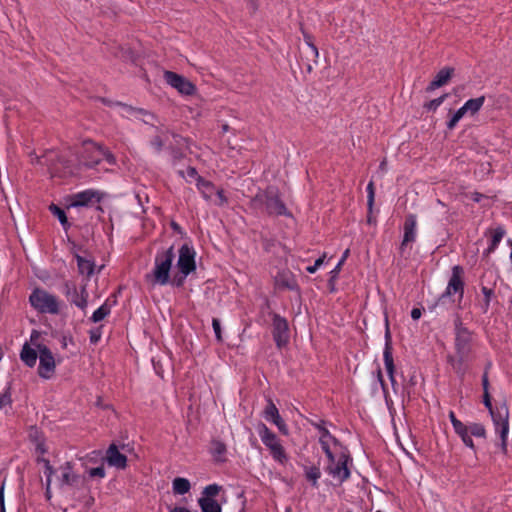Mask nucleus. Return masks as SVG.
Wrapping results in <instances>:
<instances>
[{
    "mask_svg": "<svg viewBox=\"0 0 512 512\" xmlns=\"http://www.w3.org/2000/svg\"><path fill=\"white\" fill-rule=\"evenodd\" d=\"M173 492L175 494L184 495L190 491L191 484L188 479L177 477L173 480L172 483Z\"/></svg>",
    "mask_w": 512,
    "mask_h": 512,
    "instance_id": "7c9ffc66",
    "label": "nucleus"
},
{
    "mask_svg": "<svg viewBox=\"0 0 512 512\" xmlns=\"http://www.w3.org/2000/svg\"><path fill=\"white\" fill-rule=\"evenodd\" d=\"M258 432L263 444L269 448L273 459L282 464L287 462V454L276 434L270 431L265 424L259 426Z\"/></svg>",
    "mask_w": 512,
    "mask_h": 512,
    "instance_id": "423d86ee",
    "label": "nucleus"
},
{
    "mask_svg": "<svg viewBox=\"0 0 512 512\" xmlns=\"http://www.w3.org/2000/svg\"><path fill=\"white\" fill-rule=\"evenodd\" d=\"M485 102V96H480L478 98L468 100L463 108L466 113H470L471 115H475L483 106Z\"/></svg>",
    "mask_w": 512,
    "mask_h": 512,
    "instance_id": "2f4dec72",
    "label": "nucleus"
},
{
    "mask_svg": "<svg viewBox=\"0 0 512 512\" xmlns=\"http://www.w3.org/2000/svg\"><path fill=\"white\" fill-rule=\"evenodd\" d=\"M188 275H184V274H181L180 276L176 275L173 280L171 281V283L177 287H181L183 284H184V281H185V278L187 277Z\"/></svg>",
    "mask_w": 512,
    "mask_h": 512,
    "instance_id": "13d9d810",
    "label": "nucleus"
},
{
    "mask_svg": "<svg viewBox=\"0 0 512 512\" xmlns=\"http://www.w3.org/2000/svg\"><path fill=\"white\" fill-rule=\"evenodd\" d=\"M222 487L217 484H210L203 489L201 498L213 499L214 496L218 495Z\"/></svg>",
    "mask_w": 512,
    "mask_h": 512,
    "instance_id": "4c0bfd02",
    "label": "nucleus"
},
{
    "mask_svg": "<svg viewBox=\"0 0 512 512\" xmlns=\"http://www.w3.org/2000/svg\"><path fill=\"white\" fill-rule=\"evenodd\" d=\"M421 309L419 308H413L411 311V317L413 320H418L421 317Z\"/></svg>",
    "mask_w": 512,
    "mask_h": 512,
    "instance_id": "774afa93",
    "label": "nucleus"
},
{
    "mask_svg": "<svg viewBox=\"0 0 512 512\" xmlns=\"http://www.w3.org/2000/svg\"><path fill=\"white\" fill-rule=\"evenodd\" d=\"M462 441L464 442V444L472 449H474V443H473V440L471 438V435L468 433L466 434V436H463L461 437Z\"/></svg>",
    "mask_w": 512,
    "mask_h": 512,
    "instance_id": "052dcab7",
    "label": "nucleus"
},
{
    "mask_svg": "<svg viewBox=\"0 0 512 512\" xmlns=\"http://www.w3.org/2000/svg\"><path fill=\"white\" fill-rule=\"evenodd\" d=\"M313 425L319 430V432L321 433V436L320 437H323V438H330L333 440V442L335 444H338V440L333 437L330 432L328 431V429L324 426L325 425V421L324 420H321L319 423H313Z\"/></svg>",
    "mask_w": 512,
    "mask_h": 512,
    "instance_id": "37998d69",
    "label": "nucleus"
},
{
    "mask_svg": "<svg viewBox=\"0 0 512 512\" xmlns=\"http://www.w3.org/2000/svg\"><path fill=\"white\" fill-rule=\"evenodd\" d=\"M487 233L491 234V244L485 251V254L489 255L496 249L497 245L502 240L503 236L505 235V230L502 227H497L496 229L488 230Z\"/></svg>",
    "mask_w": 512,
    "mask_h": 512,
    "instance_id": "cd10ccee",
    "label": "nucleus"
},
{
    "mask_svg": "<svg viewBox=\"0 0 512 512\" xmlns=\"http://www.w3.org/2000/svg\"><path fill=\"white\" fill-rule=\"evenodd\" d=\"M169 149L171 151V156L174 161L180 160L183 157V148L180 147H174L172 144H169Z\"/></svg>",
    "mask_w": 512,
    "mask_h": 512,
    "instance_id": "3c124183",
    "label": "nucleus"
},
{
    "mask_svg": "<svg viewBox=\"0 0 512 512\" xmlns=\"http://www.w3.org/2000/svg\"><path fill=\"white\" fill-rule=\"evenodd\" d=\"M249 207L255 211L265 212L269 216H291L280 198L278 189L274 187L260 190L250 199Z\"/></svg>",
    "mask_w": 512,
    "mask_h": 512,
    "instance_id": "f257e3e1",
    "label": "nucleus"
},
{
    "mask_svg": "<svg viewBox=\"0 0 512 512\" xmlns=\"http://www.w3.org/2000/svg\"><path fill=\"white\" fill-rule=\"evenodd\" d=\"M273 339L277 347L281 348L289 341V326L287 320L279 314H273Z\"/></svg>",
    "mask_w": 512,
    "mask_h": 512,
    "instance_id": "f8f14e48",
    "label": "nucleus"
},
{
    "mask_svg": "<svg viewBox=\"0 0 512 512\" xmlns=\"http://www.w3.org/2000/svg\"><path fill=\"white\" fill-rule=\"evenodd\" d=\"M39 337H40V333L37 330H33L32 333H31V336H30V341H31L33 346H35V344H39L37 342Z\"/></svg>",
    "mask_w": 512,
    "mask_h": 512,
    "instance_id": "69168bd1",
    "label": "nucleus"
},
{
    "mask_svg": "<svg viewBox=\"0 0 512 512\" xmlns=\"http://www.w3.org/2000/svg\"><path fill=\"white\" fill-rule=\"evenodd\" d=\"M416 225H417V219L416 215L414 214H408L404 221V235L403 240L400 244V252L404 253L406 246L409 243H412L416 239Z\"/></svg>",
    "mask_w": 512,
    "mask_h": 512,
    "instance_id": "2eb2a0df",
    "label": "nucleus"
},
{
    "mask_svg": "<svg viewBox=\"0 0 512 512\" xmlns=\"http://www.w3.org/2000/svg\"><path fill=\"white\" fill-rule=\"evenodd\" d=\"M105 459L109 466L115 467L117 469H125L127 466L126 455L120 453L118 447L114 443L108 447Z\"/></svg>",
    "mask_w": 512,
    "mask_h": 512,
    "instance_id": "a211bd4d",
    "label": "nucleus"
},
{
    "mask_svg": "<svg viewBox=\"0 0 512 512\" xmlns=\"http://www.w3.org/2000/svg\"><path fill=\"white\" fill-rule=\"evenodd\" d=\"M28 438L35 445V450L41 456L47 452L45 445V436L41 430L36 426H30L28 430Z\"/></svg>",
    "mask_w": 512,
    "mask_h": 512,
    "instance_id": "4be33fe9",
    "label": "nucleus"
},
{
    "mask_svg": "<svg viewBox=\"0 0 512 512\" xmlns=\"http://www.w3.org/2000/svg\"><path fill=\"white\" fill-rule=\"evenodd\" d=\"M60 476L58 477L60 486H77L83 482L81 477L74 473L71 462H66L59 467Z\"/></svg>",
    "mask_w": 512,
    "mask_h": 512,
    "instance_id": "dca6fc26",
    "label": "nucleus"
},
{
    "mask_svg": "<svg viewBox=\"0 0 512 512\" xmlns=\"http://www.w3.org/2000/svg\"><path fill=\"white\" fill-rule=\"evenodd\" d=\"M69 301L81 310H85L88 304V292L86 287L82 286L80 292H78L77 288H73L72 296Z\"/></svg>",
    "mask_w": 512,
    "mask_h": 512,
    "instance_id": "393cba45",
    "label": "nucleus"
},
{
    "mask_svg": "<svg viewBox=\"0 0 512 512\" xmlns=\"http://www.w3.org/2000/svg\"><path fill=\"white\" fill-rule=\"evenodd\" d=\"M12 398L9 389H6L3 393L0 394V410L5 409L7 407H11Z\"/></svg>",
    "mask_w": 512,
    "mask_h": 512,
    "instance_id": "a18cd8bd",
    "label": "nucleus"
},
{
    "mask_svg": "<svg viewBox=\"0 0 512 512\" xmlns=\"http://www.w3.org/2000/svg\"><path fill=\"white\" fill-rule=\"evenodd\" d=\"M273 280L274 288L277 290L299 291L296 277L289 269L279 270L276 275L273 276Z\"/></svg>",
    "mask_w": 512,
    "mask_h": 512,
    "instance_id": "4468645a",
    "label": "nucleus"
},
{
    "mask_svg": "<svg viewBox=\"0 0 512 512\" xmlns=\"http://www.w3.org/2000/svg\"><path fill=\"white\" fill-rule=\"evenodd\" d=\"M454 74V68L445 67L441 69L435 76V78L426 87L427 92H432L444 85H446Z\"/></svg>",
    "mask_w": 512,
    "mask_h": 512,
    "instance_id": "412c9836",
    "label": "nucleus"
},
{
    "mask_svg": "<svg viewBox=\"0 0 512 512\" xmlns=\"http://www.w3.org/2000/svg\"><path fill=\"white\" fill-rule=\"evenodd\" d=\"M143 120L146 124H151V126L155 130V136L151 140V145L156 149L157 152H160L166 142L169 140L170 131L164 129L163 127H156L153 123H151L152 119L148 116ZM155 117L153 118V120Z\"/></svg>",
    "mask_w": 512,
    "mask_h": 512,
    "instance_id": "aec40b11",
    "label": "nucleus"
},
{
    "mask_svg": "<svg viewBox=\"0 0 512 512\" xmlns=\"http://www.w3.org/2000/svg\"><path fill=\"white\" fill-rule=\"evenodd\" d=\"M50 211L52 212L53 215H55L58 218V220L64 227L66 225H68V219H67L66 213L62 208L58 207L55 204H52L50 206Z\"/></svg>",
    "mask_w": 512,
    "mask_h": 512,
    "instance_id": "e433bc0d",
    "label": "nucleus"
},
{
    "mask_svg": "<svg viewBox=\"0 0 512 512\" xmlns=\"http://www.w3.org/2000/svg\"><path fill=\"white\" fill-rule=\"evenodd\" d=\"M495 426L496 432L500 434L501 447L503 452L507 450V435L509 431V410L505 403L496 409L489 411Z\"/></svg>",
    "mask_w": 512,
    "mask_h": 512,
    "instance_id": "0eeeda50",
    "label": "nucleus"
},
{
    "mask_svg": "<svg viewBox=\"0 0 512 512\" xmlns=\"http://www.w3.org/2000/svg\"><path fill=\"white\" fill-rule=\"evenodd\" d=\"M169 136H171L173 139V141L169 142V144H172L174 147L184 148L187 146V140L182 136L175 134L173 132H170Z\"/></svg>",
    "mask_w": 512,
    "mask_h": 512,
    "instance_id": "de8ad7c7",
    "label": "nucleus"
},
{
    "mask_svg": "<svg viewBox=\"0 0 512 512\" xmlns=\"http://www.w3.org/2000/svg\"><path fill=\"white\" fill-rule=\"evenodd\" d=\"M39 352L38 374L41 378L50 379L55 373V359L51 350L44 344H35Z\"/></svg>",
    "mask_w": 512,
    "mask_h": 512,
    "instance_id": "1a4fd4ad",
    "label": "nucleus"
},
{
    "mask_svg": "<svg viewBox=\"0 0 512 512\" xmlns=\"http://www.w3.org/2000/svg\"><path fill=\"white\" fill-rule=\"evenodd\" d=\"M482 386H483V392L489 391V380H488V373L484 372L482 376Z\"/></svg>",
    "mask_w": 512,
    "mask_h": 512,
    "instance_id": "e2e57ef3",
    "label": "nucleus"
},
{
    "mask_svg": "<svg viewBox=\"0 0 512 512\" xmlns=\"http://www.w3.org/2000/svg\"><path fill=\"white\" fill-rule=\"evenodd\" d=\"M304 54L308 61H311L313 64H317L319 52L315 45H310V47H307Z\"/></svg>",
    "mask_w": 512,
    "mask_h": 512,
    "instance_id": "c03bdc74",
    "label": "nucleus"
},
{
    "mask_svg": "<svg viewBox=\"0 0 512 512\" xmlns=\"http://www.w3.org/2000/svg\"><path fill=\"white\" fill-rule=\"evenodd\" d=\"M349 460L350 456L346 453H341L337 459L334 456L333 462L329 461L326 470L330 475L342 483L350 477V471L347 467Z\"/></svg>",
    "mask_w": 512,
    "mask_h": 512,
    "instance_id": "9d476101",
    "label": "nucleus"
},
{
    "mask_svg": "<svg viewBox=\"0 0 512 512\" xmlns=\"http://www.w3.org/2000/svg\"><path fill=\"white\" fill-rule=\"evenodd\" d=\"M449 418H450V421H451V423L453 425V428L457 427V426H458V428L460 427L461 421L456 418V416H455L453 411H450Z\"/></svg>",
    "mask_w": 512,
    "mask_h": 512,
    "instance_id": "0e129e2a",
    "label": "nucleus"
},
{
    "mask_svg": "<svg viewBox=\"0 0 512 512\" xmlns=\"http://www.w3.org/2000/svg\"><path fill=\"white\" fill-rule=\"evenodd\" d=\"M264 418L267 421H271L272 423H274L280 432H282L285 435L288 434L287 425L281 418L277 407L275 406L271 399H268L267 405L265 407Z\"/></svg>",
    "mask_w": 512,
    "mask_h": 512,
    "instance_id": "f3484780",
    "label": "nucleus"
},
{
    "mask_svg": "<svg viewBox=\"0 0 512 512\" xmlns=\"http://www.w3.org/2000/svg\"><path fill=\"white\" fill-rule=\"evenodd\" d=\"M469 428V434L473 435L475 437H485L486 436V430L485 427L480 423H472L468 426Z\"/></svg>",
    "mask_w": 512,
    "mask_h": 512,
    "instance_id": "ea45409f",
    "label": "nucleus"
},
{
    "mask_svg": "<svg viewBox=\"0 0 512 512\" xmlns=\"http://www.w3.org/2000/svg\"><path fill=\"white\" fill-rule=\"evenodd\" d=\"M89 475H90V477L104 478L106 475V472H105L104 467L101 465V466H98L95 468H91L89 470Z\"/></svg>",
    "mask_w": 512,
    "mask_h": 512,
    "instance_id": "8fccbe9b",
    "label": "nucleus"
},
{
    "mask_svg": "<svg viewBox=\"0 0 512 512\" xmlns=\"http://www.w3.org/2000/svg\"><path fill=\"white\" fill-rule=\"evenodd\" d=\"M39 357V352L37 348H32L28 343H25L20 352V359L27 365L28 367H34L37 358Z\"/></svg>",
    "mask_w": 512,
    "mask_h": 512,
    "instance_id": "5701e85b",
    "label": "nucleus"
},
{
    "mask_svg": "<svg viewBox=\"0 0 512 512\" xmlns=\"http://www.w3.org/2000/svg\"><path fill=\"white\" fill-rule=\"evenodd\" d=\"M0 512H5V505H4V485L0 488Z\"/></svg>",
    "mask_w": 512,
    "mask_h": 512,
    "instance_id": "338daca9",
    "label": "nucleus"
},
{
    "mask_svg": "<svg viewBox=\"0 0 512 512\" xmlns=\"http://www.w3.org/2000/svg\"><path fill=\"white\" fill-rule=\"evenodd\" d=\"M94 199L96 202L100 201L98 193L93 190H86L74 195L73 206H86L91 203Z\"/></svg>",
    "mask_w": 512,
    "mask_h": 512,
    "instance_id": "b1692460",
    "label": "nucleus"
},
{
    "mask_svg": "<svg viewBox=\"0 0 512 512\" xmlns=\"http://www.w3.org/2000/svg\"><path fill=\"white\" fill-rule=\"evenodd\" d=\"M177 267L180 273L184 275H189L196 268L195 251L187 244L182 245L179 249Z\"/></svg>",
    "mask_w": 512,
    "mask_h": 512,
    "instance_id": "ddd939ff",
    "label": "nucleus"
},
{
    "mask_svg": "<svg viewBox=\"0 0 512 512\" xmlns=\"http://www.w3.org/2000/svg\"><path fill=\"white\" fill-rule=\"evenodd\" d=\"M197 186L203 197L207 200L216 192L214 185L211 182L204 180L201 176H198Z\"/></svg>",
    "mask_w": 512,
    "mask_h": 512,
    "instance_id": "473e14b6",
    "label": "nucleus"
},
{
    "mask_svg": "<svg viewBox=\"0 0 512 512\" xmlns=\"http://www.w3.org/2000/svg\"><path fill=\"white\" fill-rule=\"evenodd\" d=\"M319 442L329 461L333 462L334 454L330 450L327 438L320 437Z\"/></svg>",
    "mask_w": 512,
    "mask_h": 512,
    "instance_id": "09e8293b",
    "label": "nucleus"
},
{
    "mask_svg": "<svg viewBox=\"0 0 512 512\" xmlns=\"http://www.w3.org/2000/svg\"><path fill=\"white\" fill-rule=\"evenodd\" d=\"M301 31H302L306 46L310 47V45H314L313 37L309 33L305 32L302 27H301Z\"/></svg>",
    "mask_w": 512,
    "mask_h": 512,
    "instance_id": "bf43d9fd",
    "label": "nucleus"
},
{
    "mask_svg": "<svg viewBox=\"0 0 512 512\" xmlns=\"http://www.w3.org/2000/svg\"><path fill=\"white\" fill-rule=\"evenodd\" d=\"M226 445L220 440H213L211 443V452L217 458V460H223V456L226 453Z\"/></svg>",
    "mask_w": 512,
    "mask_h": 512,
    "instance_id": "f704fd0d",
    "label": "nucleus"
},
{
    "mask_svg": "<svg viewBox=\"0 0 512 512\" xmlns=\"http://www.w3.org/2000/svg\"><path fill=\"white\" fill-rule=\"evenodd\" d=\"M198 504L202 512H222L221 505L214 499L199 498Z\"/></svg>",
    "mask_w": 512,
    "mask_h": 512,
    "instance_id": "c756f323",
    "label": "nucleus"
},
{
    "mask_svg": "<svg viewBox=\"0 0 512 512\" xmlns=\"http://www.w3.org/2000/svg\"><path fill=\"white\" fill-rule=\"evenodd\" d=\"M175 258L174 248L171 246L155 256V266L151 273L146 275L147 282L155 285H166L170 282V270Z\"/></svg>",
    "mask_w": 512,
    "mask_h": 512,
    "instance_id": "20e7f679",
    "label": "nucleus"
},
{
    "mask_svg": "<svg viewBox=\"0 0 512 512\" xmlns=\"http://www.w3.org/2000/svg\"><path fill=\"white\" fill-rule=\"evenodd\" d=\"M103 161L108 166L116 164L115 156L106 147L92 140L84 141L79 156V163L86 168L92 169L99 166Z\"/></svg>",
    "mask_w": 512,
    "mask_h": 512,
    "instance_id": "7ed1b4c3",
    "label": "nucleus"
},
{
    "mask_svg": "<svg viewBox=\"0 0 512 512\" xmlns=\"http://www.w3.org/2000/svg\"><path fill=\"white\" fill-rule=\"evenodd\" d=\"M462 275L463 268L461 266L456 265L452 268V275L448 282L446 291L437 299L433 306L429 307L431 311L436 309L439 305L444 304L452 293H459L460 298H462L464 293V282L462 280Z\"/></svg>",
    "mask_w": 512,
    "mask_h": 512,
    "instance_id": "6e6552de",
    "label": "nucleus"
},
{
    "mask_svg": "<svg viewBox=\"0 0 512 512\" xmlns=\"http://www.w3.org/2000/svg\"><path fill=\"white\" fill-rule=\"evenodd\" d=\"M385 338H386L385 349H384L385 368H386L388 376L391 380L392 386L395 387V384H396V381L394 378L395 366H394V360H393V355H392L391 337H390V332L388 329L386 330Z\"/></svg>",
    "mask_w": 512,
    "mask_h": 512,
    "instance_id": "6ab92c4d",
    "label": "nucleus"
},
{
    "mask_svg": "<svg viewBox=\"0 0 512 512\" xmlns=\"http://www.w3.org/2000/svg\"><path fill=\"white\" fill-rule=\"evenodd\" d=\"M482 292L485 296L484 298V304H483V311L484 312H487L488 311V308H489V305H490V301H491V298L494 294L493 290L491 288H488L486 286H482Z\"/></svg>",
    "mask_w": 512,
    "mask_h": 512,
    "instance_id": "49530a36",
    "label": "nucleus"
},
{
    "mask_svg": "<svg viewBox=\"0 0 512 512\" xmlns=\"http://www.w3.org/2000/svg\"><path fill=\"white\" fill-rule=\"evenodd\" d=\"M215 193L217 194V196L219 198L218 205H224L225 203H227V198L225 197L224 191L222 189L216 190Z\"/></svg>",
    "mask_w": 512,
    "mask_h": 512,
    "instance_id": "680f3d73",
    "label": "nucleus"
},
{
    "mask_svg": "<svg viewBox=\"0 0 512 512\" xmlns=\"http://www.w3.org/2000/svg\"><path fill=\"white\" fill-rule=\"evenodd\" d=\"M73 288H76V286L73 283L65 282V284H64V293H65L66 297L68 298V300L72 296Z\"/></svg>",
    "mask_w": 512,
    "mask_h": 512,
    "instance_id": "6e6d98bb",
    "label": "nucleus"
},
{
    "mask_svg": "<svg viewBox=\"0 0 512 512\" xmlns=\"http://www.w3.org/2000/svg\"><path fill=\"white\" fill-rule=\"evenodd\" d=\"M212 326L213 330L215 332V336L218 341H222V335H221V325L220 321L217 318L212 319Z\"/></svg>",
    "mask_w": 512,
    "mask_h": 512,
    "instance_id": "603ef678",
    "label": "nucleus"
},
{
    "mask_svg": "<svg viewBox=\"0 0 512 512\" xmlns=\"http://www.w3.org/2000/svg\"><path fill=\"white\" fill-rule=\"evenodd\" d=\"M110 313V307L105 303L100 306L92 315L91 321L94 323L100 322Z\"/></svg>",
    "mask_w": 512,
    "mask_h": 512,
    "instance_id": "c9c22d12",
    "label": "nucleus"
},
{
    "mask_svg": "<svg viewBox=\"0 0 512 512\" xmlns=\"http://www.w3.org/2000/svg\"><path fill=\"white\" fill-rule=\"evenodd\" d=\"M75 258L77 260L79 272L82 275L90 276L93 274L95 267L93 261L86 259L78 254L75 255Z\"/></svg>",
    "mask_w": 512,
    "mask_h": 512,
    "instance_id": "c85d7f7f",
    "label": "nucleus"
},
{
    "mask_svg": "<svg viewBox=\"0 0 512 512\" xmlns=\"http://www.w3.org/2000/svg\"><path fill=\"white\" fill-rule=\"evenodd\" d=\"M454 430L455 432L460 436V437H463V436H466V434L469 433V428L468 426H466L465 424H463L462 422L460 423V427L458 428L457 427H454Z\"/></svg>",
    "mask_w": 512,
    "mask_h": 512,
    "instance_id": "864d4df0",
    "label": "nucleus"
},
{
    "mask_svg": "<svg viewBox=\"0 0 512 512\" xmlns=\"http://www.w3.org/2000/svg\"><path fill=\"white\" fill-rule=\"evenodd\" d=\"M29 301L32 307L35 308L39 313L55 315L60 312V303L57 297L43 289H34L29 297Z\"/></svg>",
    "mask_w": 512,
    "mask_h": 512,
    "instance_id": "39448f33",
    "label": "nucleus"
},
{
    "mask_svg": "<svg viewBox=\"0 0 512 512\" xmlns=\"http://www.w3.org/2000/svg\"><path fill=\"white\" fill-rule=\"evenodd\" d=\"M164 78L170 86L183 95L190 96L196 92V86L191 81L175 72L166 71Z\"/></svg>",
    "mask_w": 512,
    "mask_h": 512,
    "instance_id": "9b49d317",
    "label": "nucleus"
},
{
    "mask_svg": "<svg viewBox=\"0 0 512 512\" xmlns=\"http://www.w3.org/2000/svg\"><path fill=\"white\" fill-rule=\"evenodd\" d=\"M101 102L104 104V105H107V106H121L124 108V110L127 112V113H140L144 116H148L149 118L153 119L154 118V115L151 114L150 112L142 109V108H134L130 105H127V104H124L122 102H113L107 98H101Z\"/></svg>",
    "mask_w": 512,
    "mask_h": 512,
    "instance_id": "a878e982",
    "label": "nucleus"
},
{
    "mask_svg": "<svg viewBox=\"0 0 512 512\" xmlns=\"http://www.w3.org/2000/svg\"><path fill=\"white\" fill-rule=\"evenodd\" d=\"M306 479L311 482L314 487H318V480L321 477V471L317 466L305 467Z\"/></svg>",
    "mask_w": 512,
    "mask_h": 512,
    "instance_id": "72a5a7b5",
    "label": "nucleus"
},
{
    "mask_svg": "<svg viewBox=\"0 0 512 512\" xmlns=\"http://www.w3.org/2000/svg\"><path fill=\"white\" fill-rule=\"evenodd\" d=\"M448 97V94L445 93L441 95L438 98H435L431 101L426 102L423 107L429 111H436L437 108L445 101V99Z\"/></svg>",
    "mask_w": 512,
    "mask_h": 512,
    "instance_id": "58836bf2",
    "label": "nucleus"
},
{
    "mask_svg": "<svg viewBox=\"0 0 512 512\" xmlns=\"http://www.w3.org/2000/svg\"><path fill=\"white\" fill-rule=\"evenodd\" d=\"M454 327H455V334L460 332V330H468V328H466L463 325L462 320L459 315H456V318L454 320Z\"/></svg>",
    "mask_w": 512,
    "mask_h": 512,
    "instance_id": "5fc2aeb1",
    "label": "nucleus"
},
{
    "mask_svg": "<svg viewBox=\"0 0 512 512\" xmlns=\"http://www.w3.org/2000/svg\"><path fill=\"white\" fill-rule=\"evenodd\" d=\"M483 403L488 408L489 411L494 409L492 406L491 396L489 394V391H486L483 393Z\"/></svg>",
    "mask_w": 512,
    "mask_h": 512,
    "instance_id": "4d7b16f0",
    "label": "nucleus"
},
{
    "mask_svg": "<svg viewBox=\"0 0 512 512\" xmlns=\"http://www.w3.org/2000/svg\"><path fill=\"white\" fill-rule=\"evenodd\" d=\"M367 206L368 210L371 213L373 211L374 199H375V190L374 183L372 181L367 185Z\"/></svg>",
    "mask_w": 512,
    "mask_h": 512,
    "instance_id": "79ce46f5",
    "label": "nucleus"
},
{
    "mask_svg": "<svg viewBox=\"0 0 512 512\" xmlns=\"http://www.w3.org/2000/svg\"><path fill=\"white\" fill-rule=\"evenodd\" d=\"M466 114L463 106L459 108L454 115L451 117V119L447 122V128L449 130H452L456 127L459 120Z\"/></svg>",
    "mask_w": 512,
    "mask_h": 512,
    "instance_id": "a19ab883",
    "label": "nucleus"
},
{
    "mask_svg": "<svg viewBox=\"0 0 512 512\" xmlns=\"http://www.w3.org/2000/svg\"><path fill=\"white\" fill-rule=\"evenodd\" d=\"M455 356H449L448 361L453 370L463 378L468 371V362L473 359L472 333L469 330H460L455 334Z\"/></svg>",
    "mask_w": 512,
    "mask_h": 512,
    "instance_id": "f03ea898",
    "label": "nucleus"
},
{
    "mask_svg": "<svg viewBox=\"0 0 512 512\" xmlns=\"http://www.w3.org/2000/svg\"><path fill=\"white\" fill-rule=\"evenodd\" d=\"M37 462L38 463L41 462V463L44 464V474L46 476V492H45V495H46L47 499H50L51 498V490H50L51 478H52V475L54 474L55 470L52 467V465L50 464L48 459H45L43 457H38L37 458Z\"/></svg>",
    "mask_w": 512,
    "mask_h": 512,
    "instance_id": "bb28decb",
    "label": "nucleus"
}]
</instances>
